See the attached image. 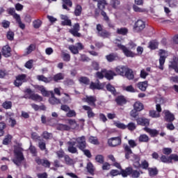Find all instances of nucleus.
I'll return each instance as SVG.
<instances>
[{"label":"nucleus","mask_w":178,"mask_h":178,"mask_svg":"<svg viewBox=\"0 0 178 178\" xmlns=\"http://www.w3.org/2000/svg\"><path fill=\"white\" fill-rule=\"evenodd\" d=\"M127 49L129 51L134 50L136 48H137V44L136 42H133V40H130L127 44Z\"/></svg>","instance_id":"obj_43"},{"label":"nucleus","mask_w":178,"mask_h":178,"mask_svg":"<svg viewBox=\"0 0 178 178\" xmlns=\"http://www.w3.org/2000/svg\"><path fill=\"white\" fill-rule=\"evenodd\" d=\"M82 108L84 109V111H87L88 118H91L95 116V113H94L91 107L88 106H83Z\"/></svg>","instance_id":"obj_23"},{"label":"nucleus","mask_w":178,"mask_h":178,"mask_svg":"<svg viewBox=\"0 0 178 178\" xmlns=\"http://www.w3.org/2000/svg\"><path fill=\"white\" fill-rule=\"evenodd\" d=\"M35 49V46L34 44H31L26 48V55H30L33 51Z\"/></svg>","instance_id":"obj_56"},{"label":"nucleus","mask_w":178,"mask_h":178,"mask_svg":"<svg viewBox=\"0 0 178 178\" xmlns=\"http://www.w3.org/2000/svg\"><path fill=\"white\" fill-rule=\"evenodd\" d=\"M149 116L150 118H161V113H159L158 111H150Z\"/></svg>","instance_id":"obj_46"},{"label":"nucleus","mask_w":178,"mask_h":178,"mask_svg":"<svg viewBox=\"0 0 178 178\" xmlns=\"http://www.w3.org/2000/svg\"><path fill=\"white\" fill-rule=\"evenodd\" d=\"M147 76H149V73H148L145 70L143 69L140 70V79H143V80H145Z\"/></svg>","instance_id":"obj_49"},{"label":"nucleus","mask_w":178,"mask_h":178,"mask_svg":"<svg viewBox=\"0 0 178 178\" xmlns=\"http://www.w3.org/2000/svg\"><path fill=\"white\" fill-rule=\"evenodd\" d=\"M106 59H107L108 62H113V60H118L119 56H118V54H111L106 56Z\"/></svg>","instance_id":"obj_28"},{"label":"nucleus","mask_w":178,"mask_h":178,"mask_svg":"<svg viewBox=\"0 0 178 178\" xmlns=\"http://www.w3.org/2000/svg\"><path fill=\"white\" fill-rule=\"evenodd\" d=\"M90 88H91V90H102V88H104V84L92 82L90 83Z\"/></svg>","instance_id":"obj_27"},{"label":"nucleus","mask_w":178,"mask_h":178,"mask_svg":"<svg viewBox=\"0 0 178 178\" xmlns=\"http://www.w3.org/2000/svg\"><path fill=\"white\" fill-rule=\"evenodd\" d=\"M12 141V136L11 135H7L4 140H3V144L4 145H8L9 143Z\"/></svg>","instance_id":"obj_57"},{"label":"nucleus","mask_w":178,"mask_h":178,"mask_svg":"<svg viewBox=\"0 0 178 178\" xmlns=\"http://www.w3.org/2000/svg\"><path fill=\"white\" fill-rule=\"evenodd\" d=\"M35 162L38 165H42L44 168H49L51 166V163H49V161L47 159H40L38 157L35 159Z\"/></svg>","instance_id":"obj_16"},{"label":"nucleus","mask_w":178,"mask_h":178,"mask_svg":"<svg viewBox=\"0 0 178 178\" xmlns=\"http://www.w3.org/2000/svg\"><path fill=\"white\" fill-rule=\"evenodd\" d=\"M148 172L151 177L156 176V175H158V169L156 168H148Z\"/></svg>","instance_id":"obj_51"},{"label":"nucleus","mask_w":178,"mask_h":178,"mask_svg":"<svg viewBox=\"0 0 178 178\" xmlns=\"http://www.w3.org/2000/svg\"><path fill=\"white\" fill-rule=\"evenodd\" d=\"M161 161L164 163H170V156L168 157H166V156L163 155L161 157Z\"/></svg>","instance_id":"obj_60"},{"label":"nucleus","mask_w":178,"mask_h":178,"mask_svg":"<svg viewBox=\"0 0 178 178\" xmlns=\"http://www.w3.org/2000/svg\"><path fill=\"white\" fill-rule=\"evenodd\" d=\"M61 58L64 62H70V54L65 51H62Z\"/></svg>","instance_id":"obj_40"},{"label":"nucleus","mask_w":178,"mask_h":178,"mask_svg":"<svg viewBox=\"0 0 178 178\" xmlns=\"http://www.w3.org/2000/svg\"><path fill=\"white\" fill-rule=\"evenodd\" d=\"M144 131H146V133H148L151 137H155L158 136V131L156 129H151L150 128L148 127H145L143 128Z\"/></svg>","instance_id":"obj_24"},{"label":"nucleus","mask_w":178,"mask_h":178,"mask_svg":"<svg viewBox=\"0 0 178 178\" xmlns=\"http://www.w3.org/2000/svg\"><path fill=\"white\" fill-rule=\"evenodd\" d=\"M42 137L45 140H49L50 138H52V134H49L47 131H44L42 134Z\"/></svg>","instance_id":"obj_63"},{"label":"nucleus","mask_w":178,"mask_h":178,"mask_svg":"<svg viewBox=\"0 0 178 178\" xmlns=\"http://www.w3.org/2000/svg\"><path fill=\"white\" fill-rule=\"evenodd\" d=\"M49 102L51 105H56V104H60V100L55 97L54 93L51 92V97L49 98Z\"/></svg>","instance_id":"obj_34"},{"label":"nucleus","mask_w":178,"mask_h":178,"mask_svg":"<svg viewBox=\"0 0 178 178\" xmlns=\"http://www.w3.org/2000/svg\"><path fill=\"white\" fill-rule=\"evenodd\" d=\"M2 106L4 108V109H11L12 102L6 101L3 103Z\"/></svg>","instance_id":"obj_53"},{"label":"nucleus","mask_w":178,"mask_h":178,"mask_svg":"<svg viewBox=\"0 0 178 178\" xmlns=\"http://www.w3.org/2000/svg\"><path fill=\"white\" fill-rule=\"evenodd\" d=\"M117 45L118 48H120V49H122L123 54L125 55V56H127V58H134L135 56H137V55H143V52H144V49L140 46L137 47V54H136L133 52L131 50L127 49V47H126L125 46H123L119 43H118Z\"/></svg>","instance_id":"obj_1"},{"label":"nucleus","mask_w":178,"mask_h":178,"mask_svg":"<svg viewBox=\"0 0 178 178\" xmlns=\"http://www.w3.org/2000/svg\"><path fill=\"white\" fill-rule=\"evenodd\" d=\"M36 88L37 90H39V91H40L41 94H42L44 97H48L49 95V92L47 91V90H45V88H44V86H37Z\"/></svg>","instance_id":"obj_32"},{"label":"nucleus","mask_w":178,"mask_h":178,"mask_svg":"<svg viewBox=\"0 0 178 178\" xmlns=\"http://www.w3.org/2000/svg\"><path fill=\"white\" fill-rule=\"evenodd\" d=\"M103 73H105L104 77L107 79V80H113V77L116 76V73L113 71H106V70H103Z\"/></svg>","instance_id":"obj_20"},{"label":"nucleus","mask_w":178,"mask_h":178,"mask_svg":"<svg viewBox=\"0 0 178 178\" xmlns=\"http://www.w3.org/2000/svg\"><path fill=\"white\" fill-rule=\"evenodd\" d=\"M124 148L126 152L125 157L127 159H129V158H130L129 156L131 155V154H133V152H131V149H130V146H129V145H125Z\"/></svg>","instance_id":"obj_39"},{"label":"nucleus","mask_w":178,"mask_h":178,"mask_svg":"<svg viewBox=\"0 0 178 178\" xmlns=\"http://www.w3.org/2000/svg\"><path fill=\"white\" fill-rule=\"evenodd\" d=\"M37 79L39 81H43L44 83H51V81H52V77H45L44 76V75H38L36 76Z\"/></svg>","instance_id":"obj_25"},{"label":"nucleus","mask_w":178,"mask_h":178,"mask_svg":"<svg viewBox=\"0 0 178 178\" xmlns=\"http://www.w3.org/2000/svg\"><path fill=\"white\" fill-rule=\"evenodd\" d=\"M174 162H178V156L177 154H172L170 155V163H173Z\"/></svg>","instance_id":"obj_58"},{"label":"nucleus","mask_w":178,"mask_h":178,"mask_svg":"<svg viewBox=\"0 0 178 178\" xmlns=\"http://www.w3.org/2000/svg\"><path fill=\"white\" fill-rule=\"evenodd\" d=\"M37 79L39 81H43L44 83H51V81H52V77H45L44 76V75H38L36 76Z\"/></svg>","instance_id":"obj_26"},{"label":"nucleus","mask_w":178,"mask_h":178,"mask_svg":"<svg viewBox=\"0 0 178 178\" xmlns=\"http://www.w3.org/2000/svg\"><path fill=\"white\" fill-rule=\"evenodd\" d=\"M68 147H67V151L70 152L71 154H77V148L74 147L76 145V141L73 140H70L67 143Z\"/></svg>","instance_id":"obj_11"},{"label":"nucleus","mask_w":178,"mask_h":178,"mask_svg":"<svg viewBox=\"0 0 178 178\" xmlns=\"http://www.w3.org/2000/svg\"><path fill=\"white\" fill-rule=\"evenodd\" d=\"M73 5V3H72V1L70 0H63V8L64 9H65L66 10H70L69 8H67V6H69L70 8H72Z\"/></svg>","instance_id":"obj_33"},{"label":"nucleus","mask_w":178,"mask_h":178,"mask_svg":"<svg viewBox=\"0 0 178 178\" xmlns=\"http://www.w3.org/2000/svg\"><path fill=\"white\" fill-rule=\"evenodd\" d=\"M139 143H148L149 141V137L146 134H141L138 137Z\"/></svg>","instance_id":"obj_35"},{"label":"nucleus","mask_w":178,"mask_h":178,"mask_svg":"<svg viewBox=\"0 0 178 178\" xmlns=\"http://www.w3.org/2000/svg\"><path fill=\"white\" fill-rule=\"evenodd\" d=\"M69 49L71 51L72 54H74V55L79 54V49H83V44L80 42H78L76 46L74 45H70L69 46Z\"/></svg>","instance_id":"obj_12"},{"label":"nucleus","mask_w":178,"mask_h":178,"mask_svg":"<svg viewBox=\"0 0 178 178\" xmlns=\"http://www.w3.org/2000/svg\"><path fill=\"white\" fill-rule=\"evenodd\" d=\"M15 158L13 159V162L17 165V166H20L22 162L24 161V156H23V149L20 147H16L14 150Z\"/></svg>","instance_id":"obj_2"},{"label":"nucleus","mask_w":178,"mask_h":178,"mask_svg":"<svg viewBox=\"0 0 178 178\" xmlns=\"http://www.w3.org/2000/svg\"><path fill=\"white\" fill-rule=\"evenodd\" d=\"M110 5L114 9H117V8H118L119 5H120V1L119 0H111L110 2Z\"/></svg>","instance_id":"obj_44"},{"label":"nucleus","mask_w":178,"mask_h":178,"mask_svg":"<svg viewBox=\"0 0 178 178\" xmlns=\"http://www.w3.org/2000/svg\"><path fill=\"white\" fill-rule=\"evenodd\" d=\"M6 128V124L5 122H0V137H2L3 134H5V129Z\"/></svg>","instance_id":"obj_45"},{"label":"nucleus","mask_w":178,"mask_h":178,"mask_svg":"<svg viewBox=\"0 0 178 178\" xmlns=\"http://www.w3.org/2000/svg\"><path fill=\"white\" fill-rule=\"evenodd\" d=\"M136 122L140 126H145L147 127V126H149V120L145 118H138L136 119Z\"/></svg>","instance_id":"obj_15"},{"label":"nucleus","mask_w":178,"mask_h":178,"mask_svg":"<svg viewBox=\"0 0 178 178\" xmlns=\"http://www.w3.org/2000/svg\"><path fill=\"white\" fill-rule=\"evenodd\" d=\"M89 143H90L91 144H94L95 145H97L98 144H99V142H98V139L97 138V137L93 136H90L89 138Z\"/></svg>","instance_id":"obj_59"},{"label":"nucleus","mask_w":178,"mask_h":178,"mask_svg":"<svg viewBox=\"0 0 178 178\" xmlns=\"http://www.w3.org/2000/svg\"><path fill=\"white\" fill-rule=\"evenodd\" d=\"M163 113L164 115V119L166 120V122H173V120H175V115L172 114L170 111L164 110Z\"/></svg>","instance_id":"obj_14"},{"label":"nucleus","mask_w":178,"mask_h":178,"mask_svg":"<svg viewBox=\"0 0 178 178\" xmlns=\"http://www.w3.org/2000/svg\"><path fill=\"white\" fill-rule=\"evenodd\" d=\"M87 170L89 173H90V175L94 174V170H95V169L94 168V165L92 163H88L87 164Z\"/></svg>","instance_id":"obj_50"},{"label":"nucleus","mask_w":178,"mask_h":178,"mask_svg":"<svg viewBox=\"0 0 178 178\" xmlns=\"http://www.w3.org/2000/svg\"><path fill=\"white\" fill-rule=\"evenodd\" d=\"M122 90L128 92H136V89H134L133 86H123Z\"/></svg>","instance_id":"obj_47"},{"label":"nucleus","mask_w":178,"mask_h":178,"mask_svg":"<svg viewBox=\"0 0 178 178\" xmlns=\"http://www.w3.org/2000/svg\"><path fill=\"white\" fill-rule=\"evenodd\" d=\"M42 24V22L40 19H36L33 22V26L34 29H40Z\"/></svg>","instance_id":"obj_54"},{"label":"nucleus","mask_w":178,"mask_h":178,"mask_svg":"<svg viewBox=\"0 0 178 178\" xmlns=\"http://www.w3.org/2000/svg\"><path fill=\"white\" fill-rule=\"evenodd\" d=\"M85 101L88 104V105H91L92 106H95V102H97V98L94 96H86Z\"/></svg>","instance_id":"obj_21"},{"label":"nucleus","mask_w":178,"mask_h":178,"mask_svg":"<svg viewBox=\"0 0 178 178\" xmlns=\"http://www.w3.org/2000/svg\"><path fill=\"white\" fill-rule=\"evenodd\" d=\"M91 67L92 69H94V70H99V63L97 61H92Z\"/></svg>","instance_id":"obj_61"},{"label":"nucleus","mask_w":178,"mask_h":178,"mask_svg":"<svg viewBox=\"0 0 178 178\" xmlns=\"http://www.w3.org/2000/svg\"><path fill=\"white\" fill-rule=\"evenodd\" d=\"M113 124L115 126V127H118V129H121L122 130H126V129H127V125L120 122V121H114Z\"/></svg>","instance_id":"obj_31"},{"label":"nucleus","mask_w":178,"mask_h":178,"mask_svg":"<svg viewBox=\"0 0 178 178\" xmlns=\"http://www.w3.org/2000/svg\"><path fill=\"white\" fill-rule=\"evenodd\" d=\"M71 140H72V141L73 140L76 141L77 147L79 149H81V151H84V149H86V147H87V143L86 142V136H81L76 138H74Z\"/></svg>","instance_id":"obj_5"},{"label":"nucleus","mask_w":178,"mask_h":178,"mask_svg":"<svg viewBox=\"0 0 178 178\" xmlns=\"http://www.w3.org/2000/svg\"><path fill=\"white\" fill-rule=\"evenodd\" d=\"M134 109L138 112H141L144 109V105L140 102H136L134 105Z\"/></svg>","instance_id":"obj_30"},{"label":"nucleus","mask_w":178,"mask_h":178,"mask_svg":"<svg viewBox=\"0 0 178 178\" xmlns=\"http://www.w3.org/2000/svg\"><path fill=\"white\" fill-rule=\"evenodd\" d=\"M136 123L134 122H129L127 125V129H128L129 131H134V130H136Z\"/></svg>","instance_id":"obj_55"},{"label":"nucleus","mask_w":178,"mask_h":178,"mask_svg":"<svg viewBox=\"0 0 178 178\" xmlns=\"http://www.w3.org/2000/svg\"><path fill=\"white\" fill-rule=\"evenodd\" d=\"M124 76H125L128 80H133V79H134V74L131 70H127Z\"/></svg>","instance_id":"obj_36"},{"label":"nucleus","mask_w":178,"mask_h":178,"mask_svg":"<svg viewBox=\"0 0 178 178\" xmlns=\"http://www.w3.org/2000/svg\"><path fill=\"white\" fill-rule=\"evenodd\" d=\"M108 144L110 147H118L122 144V138L120 137L111 138L108 140Z\"/></svg>","instance_id":"obj_9"},{"label":"nucleus","mask_w":178,"mask_h":178,"mask_svg":"<svg viewBox=\"0 0 178 178\" xmlns=\"http://www.w3.org/2000/svg\"><path fill=\"white\" fill-rule=\"evenodd\" d=\"M64 159L66 165H74V160L72 159L68 155H65L64 156Z\"/></svg>","instance_id":"obj_42"},{"label":"nucleus","mask_w":178,"mask_h":178,"mask_svg":"<svg viewBox=\"0 0 178 178\" xmlns=\"http://www.w3.org/2000/svg\"><path fill=\"white\" fill-rule=\"evenodd\" d=\"M24 98H28L29 99H32L33 101H36L37 102H41V101H42V97L37 94H32L30 96L25 95Z\"/></svg>","instance_id":"obj_17"},{"label":"nucleus","mask_w":178,"mask_h":178,"mask_svg":"<svg viewBox=\"0 0 178 178\" xmlns=\"http://www.w3.org/2000/svg\"><path fill=\"white\" fill-rule=\"evenodd\" d=\"M80 31V25L79 24H75L73 28L70 30V33L72 34L74 37H81V34L79 33Z\"/></svg>","instance_id":"obj_13"},{"label":"nucleus","mask_w":178,"mask_h":178,"mask_svg":"<svg viewBox=\"0 0 178 178\" xmlns=\"http://www.w3.org/2000/svg\"><path fill=\"white\" fill-rule=\"evenodd\" d=\"M145 29V22L141 19H138L137 22H135L134 26V29L135 31L138 33L140 31H143V30Z\"/></svg>","instance_id":"obj_10"},{"label":"nucleus","mask_w":178,"mask_h":178,"mask_svg":"<svg viewBox=\"0 0 178 178\" xmlns=\"http://www.w3.org/2000/svg\"><path fill=\"white\" fill-rule=\"evenodd\" d=\"M26 77H27V75L24 74L17 76L16 79L14 82L15 86L16 87H20V86H22L23 83H26V81H27Z\"/></svg>","instance_id":"obj_7"},{"label":"nucleus","mask_w":178,"mask_h":178,"mask_svg":"<svg viewBox=\"0 0 178 178\" xmlns=\"http://www.w3.org/2000/svg\"><path fill=\"white\" fill-rule=\"evenodd\" d=\"M108 5L106 0H99L97 2V7L100 9V10H104L105 6Z\"/></svg>","instance_id":"obj_37"},{"label":"nucleus","mask_w":178,"mask_h":178,"mask_svg":"<svg viewBox=\"0 0 178 178\" xmlns=\"http://www.w3.org/2000/svg\"><path fill=\"white\" fill-rule=\"evenodd\" d=\"M2 54L3 56H5V58H9L12 55L10 52H12V49H10V47L9 45H6L2 49Z\"/></svg>","instance_id":"obj_18"},{"label":"nucleus","mask_w":178,"mask_h":178,"mask_svg":"<svg viewBox=\"0 0 178 178\" xmlns=\"http://www.w3.org/2000/svg\"><path fill=\"white\" fill-rule=\"evenodd\" d=\"M63 79H65V74L63 73H58L54 76L52 80H54L55 81H59V80H63Z\"/></svg>","instance_id":"obj_41"},{"label":"nucleus","mask_w":178,"mask_h":178,"mask_svg":"<svg viewBox=\"0 0 178 178\" xmlns=\"http://www.w3.org/2000/svg\"><path fill=\"white\" fill-rule=\"evenodd\" d=\"M115 70L117 74H120V76H124L126 72L127 71V67L123 65H120L115 67Z\"/></svg>","instance_id":"obj_19"},{"label":"nucleus","mask_w":178,"mask_h":178,"mask_svg":"<svg viewBox=\"0 0 178 178\" xmlns=\"http://www.w3.org/2000/svg\"><path fill=\"white\" fill-rule=\"evenodd\" d=\"M106 89L108 90V91H110V92H111L112 94H115V92H116V90L115 89V87H113L111 84L106 85Z\"/></svg>","instance_id":"obj_62"},{"label":"nucleus","mask_w":178,"mask_h":178,"mask_svg":"<svg viewBox=\"0 0 178 178\" xmlns=\"http://www.w3.org/2000/svg\"><path fill=\"white\" fill-rule=\"evenodd\" d=\"M60 17H61V19L63 20L61 22V24L63 26H72V21L69 19V17L63 15H61Z\"/></svg>","instance_id":"obj_22"},{"label":"nucleus","mask_w":178,"mask_h":178,"mask_svg":"<svg viewBox=\"0 0 178 178\" xmlns=\"http://www.w3.org/2000/svg\"><path fill=\"white\" fill-rule=\"evenodd\" d=\"M149 48L150 49H156L158 48V42L153 40L149 43Z\"/></svg>","instance_id":"obj_52"},{"label":"nucleus","mask_w":178,"mask_h":178,"mask_svg":"<svg viewBox=\"0 0 178 178\" xmlns=\"http://www.w3.org/2000/svg\"><path fill=\"white\" fill-rule=\"evenodd\" d=\"M68 123L70 124V127H69L68 125L66 124H60L57 126V129L58 130H70L71 129H76V127H77V123L76 122L75 120H68Z\"/></svg>","instance_id":"obj_4"},{"label":"nucleus","mask_w":178,"mask_h":178,"mask_svg":"<svg viewBox=\"0 0 178 178\" xmlns=\"http://www.w3.org/2000/svg\"><path fill=\"white\" fill-rule=\"evenodd\" d=\"M79 81L83 84H88L90 83V79L86 76H82L79 79Z\"/></svg>","instance_id":"obj_64"},{"label":"nucleus","mask_w":178,"mask_h":178,"mask_svg":"<svg viewBox=\"0 0 178 178\" xmlns=\"http://www.w3.org/2000/svg\"><path fill=\"white\" fill-rule=\"evenodd\" d=\"M147 87H148V81H147L139 82L138 83V88L140 91H145V90H147Z\"/></svg>","instance_id":"obj_29"},{"label":"nucleus","mask_w":178,"mask_h":178,"mask_svg":"<svg viewBox=\"0 0 178 178\" xmlns=\"http://www.w3.org/2000/svg\"><path fill=\"white\" fill-rule=\"evenodd\" d=\"M122 177H127V176H131L134 178L140 177V172L136 170H133L131 167H128L125 170L121 171Z\"/></svg>","instance_id":"obj_3"},{"label":"nucleus","mask_w":178,"mask_h":178,"mask_svg":"<svg viewBox=\"0 0 178 178\" xmlns=\"http://www.w3.org/2000/svg\"><path fill=\"white\" fill-rule=\"evenodd\" d=\"M159 55L160 56L159 58V69H161V70H163V65H165V60L166 59V58H168V51L161 49L159 51Z\"/></svg>","instance_id":"obj_6"},{"label":"nucleus","mask_w":178,"mask_h":178,"mask_svg":"<svg viewBox=\"0 0 178 178\" xmlns=\"http://www.w3.org/2000/svg\"><path fill=\"white\" fill-rule=\"evenodd\" d=\"M118 105H124L126 104L127 101L124 97L123 96H119L115 99Z\"/></svg>","instance_id":"obj_38"},{"label":"nucleus","mask_w":178,"mask_h":178,"mask_svg":"<svg viewBox=\"0 0 178 178\" xmlns=\"http://www.w3.org/2000/svg\"><path fill=\"white\" fill-rule=\"evenodd\" d=\"M82 10H83V8H81V6L77 5L74 10L75 16H80L81 15Z\"/></svg>","instance_id":"obj_48"},{"label":"nucleus","mask_w":178,"mask_h":178,"mask_svg":"<svg viewBox=\"0 0 178 178\" xmlns=\"http://www.w3.org/2000/svg\"><path fill=\"white\" fill-rule=\"evenodd\" d=\"M97 34L99 37H102L103 38H108L111 35V33L106 30H103L102 24L97 25Z\"/></svg>","instance_id":"obj_8"}]
</instances>
